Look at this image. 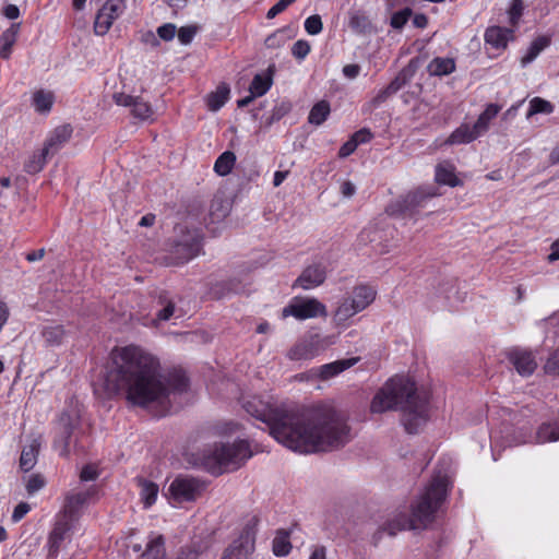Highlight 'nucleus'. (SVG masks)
Here are the masks:
<instances>
[{
  "instance_id": "f257e3e1",
  "label": "nucleus",
  "mask_w": 559,
  "mask_h": 559,
  "mask_svg": "<svg viewBox=\"0 0 559 559\" xmlns=\"http://www.w3.org/2000/svg\"><path fill=\"white\" fill-rule=\"evenodd\" d=\"M243 408L264 424L277 442L296 452L333 451L352 438L345 415L331 405L300 408L273 405L252 396L243 402Z\"/></svg>"
},
{
  "instance_id": "f03ea898",
  "label": "nucleus",
  "mask_w": 559,
  "mask_h": 559,
  "mask_svg": "<svg viewBox=\"0 0 559 559\" xmlns=\"http://www.w3.org/2000/svg\"><path fill=\"white\" fill-rule=\"evenodd\" d=\"M104 385L107 393L122 394L132 405L165 406L171 393L188 389V378L181 370L164 374L157 357L141 346L128 345L112 350Z\"/></svg>"
},
{
  "instance_id": "7ed1b4c3",
  "label": "nucleus",
  "mask_w": 559,
  "mask_h": 559,
  "mask_svg": "<svg viewBox=\"0 0 559 559\" xmlns=\"http://www.w3.org/2000/svg\"><path fill=\"white\" fill-rule=\"evenodd\" d=\"M393 409L401 411V421L405 430L417 433L429 419V394L425 390H418L408 378H391L373 396L370 411L381 414Z\"/></svg>"
},
{
  "instance_id": "20e7f679",
  "label": "nucleus",
  "mask_w": 559,
  "mask_h": 559,
  "mask_svg": "<svg viewBox=\"0 0 559 559\" xmlns=\"http://www.w3.org/2000/svg\"><path fill=\"white\" fill-rule=\"evenodd\" d=\"M449 479L445 475H436L412 507V514L396 515L384 526L390 536L404 530H417L426 527L435 520V514L444 501L448 491Z\"/></svg>"
},
{
  "instance_id": "39448f33",
  "label": "nucleus",
  "mask_w": 559,
  "mask_h": 559,
  "mask_svg": "<svg viewBox=\"0 0 559 559\" xmlns=\"http://www.w3.org/2000/svg\"><path fill=\"white\" fill-rule=\"evenodd\" d=\"M252 456L248 441L234 443H213L197 453L194 465L203 467L213 475L238 469Z\"/></svg>"
},
{
  "instance_id": "423d86ee",
  "label": "nucleus",
  "mask_w": 559,
  "mask_h": 559,
  "mask_svg": "<svg viewBox=\"0 0 559 559\" xmlns=\"http://www.w3.org/2000/svg\"><path fill=\"white\" fill-rule=\"evenodd\" d=\"M435 195L432 190L418 188L391 202L385 211L390 216L416 219L419 211L426 207Z\"/></svg>"
},
{
  "instance_id": "0eeeda50",
  "label": "nucleus",
  "mask_w": 559,
  "mask_h": 559,
  "mask_svg": "<svg viewBox=\"0 0 559 559\" xmlns=\"http://www.w3.org/2000/svg\"><path fill=\"white\" fill-rule=\"evenodd\" d=\"M171 253L177 264H183L202 252V234L199 229H188L183 226L176 228Z\"/></svg>"
},
{
  "instance_id": "6e6552de",
  "label": "nucleus",
  "mask_w": 559,
  "mask_h": 559,
  "mask_svg": "<svg viewBox=\"0 0 559 559\" xmlns=\"http://www.w3.org/2000/svg\"><path fill=\"white\" fill-rule=\"evenodd\" d=\"M336 336L312 334L296 343L288 352L287 356L292 360H308L318 356L328 346L335 344Z\"/></svg>"
},
{
  "instance_id": "1a4fd4ad",
  "label": "nucleus",
  "mask_w": 559,
  "mask_h": 559,
  "mask_svg": "<svg viewBox=\"0 0 559 559\" xmlns=\"http://www.w3.org/2000/svg\"><path fill=\"white\" fill-rule=\"evenodd\" d=\"M96 487H75L69 490L64 497L62 508L63 518L75 521L80 518L82 510L88 504L90 500L96 495Z\"/></svg>"
},
{
  "instance_id": "9d476101",
  "label": "nucleus",
  "mask_w": 559,
  "mask_h": 559,
  "mask_svg": "<svg viewBox=\"0 0 559 559\" xmlns=\"http://www.w3.org/2000/svg\"><path fill=\"white\" fill-rule=\"evenodd\" d=\"M326 307L316 298L294 299L283 311V318L294 317L298 320H306L317 317H326Z\"/></svg>"
},
{
  "instance_id": "9b49d317",
  "label": "nucleus",
  "mask_w": 559,
  "mask_h": 559,
  "mask_svg": "<svg viewBox=\"0 0 559 559\" xmlns=\"http://www.w3.org/2000/svg\"><path fill=\"white\" fill-rule=\"evenodd\" d=\"M204 490V483L191 476H178L169 485L170 497L177 502L195 500Z\"/></svg>"
},
{
  "instance_id": "f8f14e48",
  "label": "nucleus",
  "mask_w": 559,
  "mask_h": 559,
  "mask_svg": "<svg viewBox=\"0 0 559 559\" xmlns=\"http://www.w3.org/2000/svg\"><path fill=\"white\" fill-rule=\"evenodd\" d=\"M124 9V0H106L95 17V35H106L114 21L122 14Z\"/></svg>"
},
{
  "instance_id": "ddd939ff",
  "label": "nucleus",
  "mask_w": 559,
  "mask_h": 559,
  "mask_svg": "<svg viewBox=\"0 0 559 559\" xmlns=\"http://www.w3.org/2000/svg\"><path fill=\"white\" fill-rule=\"evenodd\" d=\"M254 549V533L246 526L238 538L224 550L221 559H247Z\"/></svg>"
},
{
  "instance_id": "4468645a",
  "label": "nucleus",
  "mask_w": 559,
  "mask_h": 559,
  "mask_svg": "<svg viewBox=\"0 0 559 559\" xmlns=\"http://www.w3.org/2000/svg\"><path fill=\"white\" fill-rule=\"evenodd\" d=\"M78 424V419L67 412H63L58 420L57 435L53 442V448L58 451L59 455L68 456L70 453V439Z\"/></svg>"
},
{
  "instance_id": "2eb2a0df",
  "label": "nucleus",
  "mask_w": 559,
  "mask_h": 559,
  "mask_svg": "<svg viewBox=\"0 0 559 559\" xmlns=\"http://www.w3.org/2000/svg\"><path fill=\"white\" fill-rule=\"evenodd\" d=\"M112 99L118 106L130 107L132 116L140 120H148L154 116V110L150 103L141 97L124 93H115Z\"/></svg>"
},
{
  "instance_id": "dca6fc26",
  "label": "nucleus",
  "mask_w": 559,
  "mask_h": 559,
  "mask_svg": "<svg viewBox=\"0 0 559 559\" xmlns=\"http://www.w3.org/2000/svg\"><path fill=\"white\" fill-rule=\"evenodd\" d=\"M132 550L141 552V559H167L165 537L155 532L147 535L144 547L141 544H133Z\"/></svg>"
},
{
  "instance_id": "f3484780",
  "label": "nucleus",
  "mask_w": 559,
  "mask_h": 559,
  "mask_svg": "<svg viewBox=\"0 0 559 559\" xmlns=\"http://www.w3.org/2000/svg\"><path fill=\"white\" fill-rule=\"evenodd\" d=\"M71 522L72 521L66 518L56 521L47 539L48 557L56 558L63 543L70 538V532L72 530Z\"/></svg>"
},
{
  "instance_id": "a211bd4d",
  "label": "nucleus",
  "mask_w": 559,
  "mask_h": 559,
  "mask_svg": "<svg viewBox=\"0 0 559 559\" xmlns=\"http://www.w3.org/2000/svg\"><path fill=\"white\" fill-rule=\"evenodd\" d=\"M509 361L522 377H530L537 368V361L532 352L515 348L508 354Z\"/></svg>"
},
{
  "instance_id": "6ab92c4d",
  "label": "nucleus",
  "mask_w": 559,
  "mask_h": 559,
  "mask_svg": "<svg viewBox=\"0 0 559 559\" xmlns=\"http://www.w3.org/2000/svg\"><path fill=\"white\" fill-rule=\"evenodd\" d=\"M326 277L325 267L321 264H313L306 267L294 283V287L311 289L320 286Z\"/></svg>"
},
{
  "instance_id": "aec40b11",
  "label": "nucleus",
  "mask_w": 559,
  "mask_h": 559,
  "mask_svg": "<svg viewBox=\"0 0 559 559\" xmlns=\"http://www.w3.org/2000/svg\"><path fill=\"white\" fill-rule=\"evenodd\" d=\"M72 132L73 128L71 124H62L55 128L44 143L43 147L45 148V152L49 153L51 156L57 154L71 139Z\"/></svg>"
},
{
  "instance_id": "412c9836",
  "label": "nucleus",
  "mask_w": 559,
  "mask_h": 559,
  "mask_svg": "<svg viewBox=\"0 0 559 559\" xmlns=\"http://www.w3.org/2000/svg\"><path fill=\"white\" fill-rule=\"evenodd\" d=\"M358 357L347 358V359H341L336 360L330 364H325L320 366L316 370V374L321 380H329L331 378H334L335 376L340 374L341 372L345 371L346 369L353 367L358 362Z\"/></svg>"
},
{
  "instance_id": "4be33fe9",
  "label": "nucleus",
  "mask_w": 559,
  "mask_h": 559,
  "mask_svg": "<svg viewBox=\"0 0 559 559\" xmlns=\"http://www.w3.org/2000/svg\"><path fill=\"white\" fill-rule=\"evenodd\" d=\"M40 445V440L35 438L22 449L20 456V468L23 472H29L34 468L37 463Z\"/></svg>"
},
{
  "instance_id": "5701e85b",
  "label": "nucleus",
  "mask_w": 559,
  "mask_h": 559,
  "mask_svg": "<svg viewBox=\"0 0 559 559\" xmlns=\"http://www.w3.org/2000/svg\"><path fill=\"white\" fill-rule=\"evenodd\" d=\"M348 26L358 34H370L374 31L373 25L365 11L352 10L349 12Z\"/></svg>"
},
{
  "instance_id": "b1692460",
  "label": "nucleus",
  "mask_w": 559,
  "mask_h": 559,
  "mask_svg": "<svg viewBox=\"0 0 559 559\" xmlns=\"http://www.w3.org/2000/svg\"><path fill=\"white\" fill-rule=\"evenodd\" d=\"M273 66L269 67L264 73H258L253 76L249 86V92L253 96L261 97L269 92L273 84Z\"/></svg>"
},
{
  "instance_id": "393cba45",
  "label": "nucleus",
  "mask_w": 559,
  "mask_h": 559,
  "mask_svg": "<svg viewBox=\"0 0 559 559\" xmlns=\"http://www.w3.org/2000/svg\"><path fill=\"white\" fill-rule=\"evenodd\" d=\"M349 300L355 305L356 310H365L376 298V290L367 285L354 288Z\"/></svg>"
},
{
  "instance_id": "a878e982",
  "label": "nucleus",
  "mask_w": 559,
  "mask_h": 559,
  "mask_svg": "<svg viewBox=\"0 0 559 559\" xmlns=\"http://www.w3.org/2000/svg\"><path fill=\"white\" fill-rule=\"evenodd\" d=\"M435 178L439 185H447L450 187H457L462 185V181L455 175V167L448 162L437 165Z\"/></svg>"
},
{
  "instance_id": "bb28decb",
  "label": "nucleus",
  "mask_w": 559,
  "mask_h": 559,
  "mask_svg": "<svg viewBox=\"0 0 559 559\" xmlns=\"http://www.w3.org/2000/svg\"><path fill=\"white\" fill-rule=\"evenodd\" d=\"M501 110V106L497 104H488L485 110L479 115L476 122L473 124L476 133L483 135L489 129L490 122Z\"/></svg>"
},
{
  "instance_id": "cd10ccee",
  "label": "nucleus",
  "mask_w": 559,
  "mask_h": 559,
  "mask_svg": "<svg viewBox=\"0 0 559 559\" xmlns=\"http://www.w3.org/2000/svg\"><path fill=\"white\" fill-rule=\"evenodd\" d=\"M480 135L476 133L474 126L462 124L457 129H455L451 135L448 138V144H465L471 143Z\"/></svg>"
},
{
  "instance_id": "c85d7f7f",
  "label": "nucleus",
  "mask_w": 559,
  "mask_h": 559,
  "mask_svg": "<svg viewBox=\"0 0 559 559\" xmlns=\"http://www.w3.org/2000/svg\"><path fill=\"white\" fill-rule=\"evenodd\" d=\"M53 103L55 95L50 91L38 90L33 94L32 104L34 106L35 111L38 114L50 112Z\"/></svg>"
},
{
  "instance_id": "c756f323",
  "label": "nucleus",
  "mask_w": 559,
  "mask_h": 559,
  "mask_svg": "<svg viewBox=\"0 0 559 559\" xmlns=\"http://www.w3.org/2000/svg\"><path fill=\"white\" fill-rule=\"evenodd\" d=\"M229 86L227 84H221L214 92H211L206 96V105L210 110L217 111L219 110L229 97Z\"/></svg>"
},
{
  "instance_id": "7c9ffc66",
  "label": "nucleus",
  "mask_w": 559,
  "mask_h": 559,
  "mask_svg": "<svg viewBox=\"0 0 559 559\" xmlns=\"http://www.w3.org/2000/svg\"><path fill=\"white\" fill-rule=\"evenodd\" d=\"M51 156L45 152L43 147L40 151L34 152L24 163V170L29 175H35L43 170L48 157Z\"/></svg>"
},
{
  "instance_id": "2f4dec72",
  "label": "nucleus",
  "mask_w": 559,
  "mask_h": 559,
  "mask_svg": "<svg viewBox=\"0 0 559 559\" xmlns=\"http://www.w3.org/2000/svg\"><path fill=\"white\" fill-rule=\"evenodd\" d=\"M455 70V62L452 58L432 59L428 64V71L431 75L442 76L452 73Z\"/></svg>"
},
{
  "instance_id": "473e14b6",
  "label": "nucleus",
  "mask_w": 559,
  "mask_h": 559,
  "mask_svg": "<svg viewBox=\"0 0 559 559\" xmlns=\"http://www.w3.org/2000/svg\"><path fill=\"white\" fill-rule=\"evenodd\" d=\"M535 439L538 443L558 441L559 421L542 424L536 432Z\"/></svg>"
},
{
  "instance_id": "72a5a7b5",
  "label": "nucleus",
  "mask_w": 559,
  "mask_h": 559,
  "mask_svg": "<svg viewBox=\"0 0 559 559\" xmlns=\"http://www.w3.org/2000/svg\"><path fill=\"white\" fill-rule=\"evenodd\" d=\"M40 334L48 346H58L66 336V330L62 325L51 324L44 326Z\"/></svg>"
},
{
  "instance_id": "f704fd0d",
  "label": "nucleus",
  "mask_w": 559,
  "mask_h": 559,
  "mask_svg": "<svg viewBox=\"0 0 559 559\" xmlns=\"http://www.w3.org/2000/svg\"><path fill=\"white\" fill-rule=\"evenodd\" d=\"M358 312H360V310H356L355 305L347 297L344 298L336 308L333 316V320L336 325H341L344 324L348 319H350Z\"/></svg>"
},
{
  "instance_id": "c9c22d12",
  "label": "nucleus",
  "mask_w": 559,
  "mask_h": 559,
  "mask_svg": "<svg viewBox=\"0 0 559 559\" xmlns=\"http://www.w3.org/2000/svg\"><path fill=\"white\" fill-rule=\"evenodd\" d=\"M358 312H360V310H356L355 305L347 297L344 298L336 308L333 316V320L336 325H341L344 324L348 319H350Z\"/></svg>"
},
{
  "instance_id": "e433bc0d",
  "label": "nucleus",
  "mask_w": 559,
  "mask_h": 559,
  "mask_svg": "<svg viewBox=\"0 0 559 559\" xmlns=\"http://www.w3.org/2000/svg\"><path fill=\"white\" fill-rule=\"evenodd\" d=\"M550 44V37H537L528 47L526 53L521 58V63L526 67Z\"/></svg>"
},
{
  "instance_id": "4c0bfd02",
  "label": "nucleus",
  "mask_w": 559,
  "mask_h": 559,
  "mask_svg": "<svg viewBox=\"0 0 559 559\" xmlns=\"http://www.w3.org/2000/svg\"><path fill=\"white\" fill-rule=\"evenodd\" d=\"M236 163V155L231 151L222 153L214 164V171L219 176H227L233 170Z\"/></svg>"
},
{
  "instance_id": "58836bf2",
  "label": "nucleus",
  "mask_w": 559,
  "mask_h": 559,
  "mask_svg": "<svg viewBox=\"0 0 559 559\" xmlns=\"http://www.w3.org/2000/svg\"><path fill=\"white\" fill-rule=\"evenodd\" d=\"M330 112V104L326 100H320L311 108L308 121L311 124L320 126L328 119Z\"/></svg>"
},
{
  "instance_id": "ea45409f",
  "label": "nucleus",
  "mask_w": 559,
  "mask_h": 559,
  "mask_svg": "<svg viewBox=\"0 0 559 559\" xmlns=\"http://www.w3.org/2000/svg\"><path fill=\"white\" fill-rule=\"evenodd\" d=\"M139 486L141 488V498L144 502L145 508L153 506L157 499L158 486L150 480L140 479Z\"/></svg>"
},
{
  "instance_id": "a19ab883",
  "label": "nucleus",
  "mask_w": 559,
  "mask_h": 559,
  "mask_svg": "<svg viewBox=\"0 0 559 559\" xmlns=\"http://www.w3.org/2000/svg\"><path fill=\"white\" fill-rule=\"evenodd\" d=\"M292 549L288 535L284 532H278L273 540V552L277 557L287 556Z\"/></svg>"
},
{
  "instance_id": "79ce46f5",
  "label": "nucleus",
  "mask_w": 559,
  "mask_h": 559,
  "mask_svg": "<svg viewBox=\"0 0 559 559\" xmlns=\"http://www.w3.org/2000/svg\"><path fill=\"white\" fill-rule=\"evenodd\" d=\"M554 110V106L548 100H545L540 97H534L530 102V109L527 112V117H531L536 114H550Z\"/></svg>"
},
{
  "instance_id": "37998d69",
  "label": "nucleus",
  "mask_w": 559,
  "mask_h": 559,
  "mask_svg": "<svg viewBox=\"0 0 559 559\" xmlns=\"http://www.w3.org/2000/svg\"><path fill=\"white\" fill-rule=\"evenodd\" d=\"M413 15V11L411 8H404L395 13L392 14L391 16V26L394 28V29H402L403 26L408 22V20L412 17Z\"/></svg>"
},
{
  "instance_id": "c03bdc74",
  "label": "nucleus",
  "mask_w": 559,
  "mask_h": 559,
  "mask_svg": "<svg viewBox=\"0 0 559 559\" xmlns=\"http://www.w3.org/2000/svg\"><path fill=\"white\" fill-rule=\"evenodd\" d=\"M159 304L163 306L160 310H158L156 318L159 321L169 320L175 312V302L170 299H167L166 296H159Z\"/></svg>"
},
{
  "instance_id": "a18cd8bd",
  "label": "nucleus",
  "mask_w": 559,
  "mask_h": 559,
  "mask_svg": "<svg viewBox=\"0 0 559 559\" xmlns=\"http://www.w3.org/2000/svg\"><path fill=\"white\" fill-rule=\"evenodd\" d=\"M46 485L45 478L40 474H33L28 477L26 483V491L29 496L35 495L39 490H41Z\"/></svg>"
},
{
  "instance_id": "49530a36",
  "label": "nucleus",
  "mask_w": 559,
  "mask_h": 559,
  "mask_svg": "<svg viewBox=\"0 0 559 559\" xmlns=\"http://www.w3.org/2000/svg\"><path fill=\"white\" fill-rule=\"evenodd\" d=\"M323 28L322 19L319 14L310 15L305 21V29L308 35H317Z\"/></svg>"
},
{
  "instance_id": "de8ad7c7",
  "label": "nucleus",
  "mask_w": 559,
  "mask_h": 559,
  "mask_svg": "<svg viewBox=\"0 0 559 559\" xmlns=\"http://www.w3.org/2000/svg\"><path fill=\"white\" fill-rule=\"evenodd\" d=\"M309 52L310 44L304 39L296 41L292 48L293 56L298 60H304Z\"/></svg>"
},
{
  "instance_id": "09e8293b",
  "label": "nucleus",
  "mask_w": 559,
  "mask_h": 559,
  "mask_svg": "<svg viewBox=\"0 0 559 559\" xmlns=\"http://www.w3.org/2000/svg\"><path fill=\"white\" fill-rule=\"evenodd\" d=\"M508 45V37H485V48L490 53L491 49H504Z\"/></svg>"
},
{
  "instance_id": "8fccbe9b",
  "label": "nucleus",
  "mask_w": 559,
  "mask_h": 559,
  "mask_svg": "<svg viewBox=\"0 0 559 559\" xmlns=\"http://www.w3.org/2000/svg\"><path fill=\"white\" fill-rule=\"evenodd\" d=\"M544 370L546 373L559 374V348L556 349L547 359Z\"/></svg>"
},
{
  "instance_id": "3c124183",
  "label": "nucleus",
  "mask_w": 559,
  "mask_h": 559,
  "mask_svg": "<svg viewBox=\"0 0 559 559\" xmlns=\"http://www.w3.org/2000/svg\"><path fill=\"white\" fill-rule=\"evenodd\" d=\"M523 11H524L523 0H512L510 9H509L510 21L512 24H515L520 20V17L523 14Z\"/></svg>"
},
{
  "instance_id": "603ef678",
  "label": "nucleus",
  "mask_w": 559,
  "mask_h": 559,
  "mask_svg": "<svg viewBox=\"0 0 559 559\" xmlns=\"http://www.w3.org/2000/svg\"><path fill=\"white\" fill-rule=\"evenodd\" d=\"M296 0H278L266 13V19L272 20L284 12Z\"/></svg>"
},
{
  "instance_id": "864d4df0",
  "label": "nucleus",
  "mask_w": 559,
  "mask_h": 559,
  "mask_svg": "<svg viewBox=\"0 0 559 559\" xmlns=\"http://www.w3.org/2000/svg\"><path fill=\"white\" fill-rule=\"evenodd\" d=\"M15 45V37H0V58L8 59Z\"/></svg>"
},
{
  "instance_id": "5fc2aeb1",
  "label": "nucleus",
  "mask_w": 559,
  "mask_h": 559,
  "mask_svg": "<svg viewBox=\"0 0 559 559\" xmlns=\"http://www.w3.org/2000/svg\"><path fill=\"white\" fill-rule=\"evenodd\" d=\"M350 138L354 140V142L358 146L360 144L370 142L373 138V134L369 129L362 128V129L356 131Z\"/></svg>"
},
{
  "instance_id": "6e6d98bb",
  "label": "nucleus",
  "mask_w": 559,
  "mask_h": 559,
  "mask_svg": "<svg viewBox=\"0 0 559 559\" xmlns=\"http://www.w3.org/2000/svg\"><path fill=\"white\" fill-rule=\"evenodd\" d=\"M29 511L31 506L27 502H20L12 512V522H20Z\"/></svg>"
},
{
  "instance_id": "4d7b16f0",
  "label": "nucleus",
  "mask_w": 559,
  "mask_h": 559,
  "mask_svg": "<svg viewBox=\"0 0 559 559\" xmlns=\"http://www.w3.org/2000/svg\"><path fill=\"white\" fill-rule=\"evenodd\" d=\"M98 477V471L94 465H85L80 473L81 481L95 480Z\"/></svg>"
},
{
  "instance_id": "13d9d810",
  "label": "nucleus",
  "mask_w": 559,
  "mask_h": 559,
  "mask_svg": "<svg viewBox=\"0 0 559 559\" xmlns=\"http://www.w3.org/2000/svg\"><path fill=\"white\" fill-rule=\"evenodd\" d=\"M357 148V145L356 143L354 142V140L352 138H349L348 141H346L341 147H340V151H338V156L341 158H345L347 156H349L350 154H353Z\"/></svg>"
},
{
  "instance_id": "bf43d9fd",
  "label": "nucleus",
  "mask_w": 559,
  "mask_h": 559,
  "mask_svg": "<svg viewBox=\"0 0 559 559\" xmlns=\"http://www.w3.org/2000/svg\"><path fill=\"white\" fill-rule=\"evenodd\" d=\"M413 70L407 67V68H404L397 75L396 78L394 79V81L401 86L403 87L409 80L413 76Z\"/></svg>"
},
{
  "instance_id": "052dcab7",
  "label": "nucleus",
  "mask_w": 559,
  "mask_h": 559,
  "mask_svg": "<svg viewBox=\"0 0 559 559\" xmlns=\"http://www.w3.org/2000/svg\"><path fill=\"white\" fill-rule=\"evenodd\" d=\"M3 15L9 20H15L20 15V9L15 4H7L3 8Z\"/></svg>"
},
{
  "instance_id": "680f3d73",
  "label": "nucleus",
  "mask_w": 559,
  "mask_h": 559,
  "mask_svg": "<svg viewBox=\"0 0 559 559\" xmlns=\"http://www.w3.org/2000/svg\"><path fill=\"white\" fill-rule=\"evenodd\" d=\"M360 72V67L358 64H346L343 68V73L347 79H355Z\"/></svg>"
},
{
  "instance_id": "e2e57ef3",
  "label": "nucleus",
  "mask_w": 559,
  "mask_h": 559,
  "mask_svg": "<svg viewBox=\"0 0 559 559\" xmlns=\"http://www.w3.org/2000/svg\"><path fill=\"white\" fill-rule=\"evenodd\" d=\"M177 27L173 23L163 24L157 28V35H177Z\"/></svg>"
},
{
  "instance_id": "0e129e2a",
  "label": "nucleus",
  "mask_w": 559,
  "mask_h": 559,
  "mask_svg": "<svg viewBox=\"0 0 559 559\" xmlns=\"http://www.w3.org/2000/svg\"><path fill=\"white\" fill-rule=\"evenodd\" d=\"M412 23L417 28H425L428 24V17L424 13H418L413 16Z\"/></svg>"
},
{
  "instance_id": "69168bd1",
  "label": "nucleus",
  "mask_w": 559,
  "mask_h": 559,
  "mask_svg": "<svg viewBox=\"0 0 559 559\" xmlns=\"http://www.w3.org/2000/svg\"><path fill=\"white\" fill-rule=\"evenodd\" d=\"M341 192L345 198H350L356 192V187L350 181H344L341 186Z\"/></svg>"
},
{
  "instance_id": "338daca9",
  "label": "nucleus",
  "mask_w": 559,
  "mask_h": 559,
  "mask_svg": "<svg viewBox=\"0 0 559 559\" xmlns=\"http://www.w3.org/2000/svg\"><path fill=\"white\" fill-rule=\"evenodd\" d=\"M44 257H45V249H38V250L28 252L26 254L25 259L28 262H36V261L41 260Z\"/></svg>"
},
{
  "instance_id": "774afa93",
  "label": "nucleus",
  "mask_w": 559,
  "mask_h": 559,
  "mask_svg": "<svg viewBox=\"0 0 559 559\" xmlns=\"http://www.w3.org/2000/svg\"><path fill=\"white\" fill-rule=\"evenodd\" d=\"M309 559H326L325 547H323V546L316 547Z\"/></svg>"
}]
</instances>
